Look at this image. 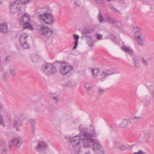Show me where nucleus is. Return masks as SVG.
<instances>
[{
  "label": "nucleus",
  "mask_w": 154,
  "mask_h": 154,
  "mask_svg": "<svg viewBox=\"0 0 154 154\" xmlns=\"http://www.w3.org/2000/svg\"><path fill=\"white\" fill-rule=\"evenodd\" d=\"M98 4H101L102 2V0H94Z\"/></svg>",
  "instance_id": "nucleus-48"
},
{
  "label": "nucleus",
  "mask_w": 154,
  "mask_h": 154,
  "mask_svg": "<svg viewBox=\"0 0 154 154\" xmlns=\"http://www.w3.org/2000/svg\"><path fill=\"white\" fill-rule=\"evenodd\" d=\"M7 72L6 71H5L4 72L3 75L2 76V79L4 81L7 80Z\"/></svg>",
  "instance_id": "nucleus-35"
},
{
  "label": "nucleus",
  "mask_w": 154,
  "mask_h": 154,
  "mask_svg": "<svg viewBox=\"0 0 154 154\" xmlns=\"http://www.w3.org/2000/svg\"><path fill=\"white\" fill-rule=\"evenodd\" d=\"M108 1V0H107Z\"/></svg>",
  "instance_id": "nucleus-58"
},
{
  "label": "nucleus",
  "mask_w": 154,
  "mask_h": 154,
  "mask_svg": "<svg viewBox=\"0 0 154 154\" xmlns=\"http://www.w3.org/2000/svg\"><path fill=\"white\" fill-rule=\"evenodd\" d=\"M88 129L86 128L80 129V133L79 135L69 138V141L74 147L77 146L80 144L81 139L84 147H90L92 144L94 139L91 137H95L97 134L94 129H93L91 132L88 133Z\"/></svg>",
  "instance_id": "nucleus-1"
},
{
  "label": "nucleus",
  "mask_w": 154,
  "mask_h": 154,
  "mask_svg": "<svg viewBox=\"0 0 154 154\" xmlns=\"http://www.w3.org/2000/svg\"><path fill=\"white\" fill-rule=\"evenodd\" d=\"M29 122L31 126H34L35 124V120L33 119H30L29 121Z\"/></svg>",
  "instance_id": "nucleus-37"
},
{
  "label": "nucleus",
  "mask_w": 154,
  "mask_h": 154,
  "mask_svg": "<svg viewBox=\"0 0 154 154\" xmlns=\"http://www.w3.org/2000/svg\"><path fill=\"white\" fill-rule=\"evenodd\" d=\"M144 116V113L140 112L136 113L134 117L136 120H141L143 119Z\"/></svg>",
  "instance_id": "nucleus-18"
},
{
  "label": "nucleus",
  "mask_w": 154,
  "mask_h": 154,
  "mask_svg": "<svg viewBox=\"0 0 154 154\" xmlns=\"http://www.w3.org/2000/svg\"><path fill=\"white\" fill-rule=\"evenodd\" d=\"M32 128V131L33 132H35V128L34 126H31Z\"/></svg>",
  "instance_id": "nucleus-50"
},
{
  "label": "nucleus",
  "mask_w": 154,
  "mask_h": 154,
  "mask_svg": "<svg viewBox=\"0 0 154 154\" xmlns=\"http://www.w3.org/2000/svg\"><path fill=\"white\" fill-rule=\"evenodd\" d=\"M23 142L20 137H17L12 139L9 142V148L11 150L19 149L22 145Z\"/></svg>",
  "instance_id": "nucleus-6"
},
{
  "label": "nucleus",
  "mask_w": 154,
  "mask_h": 154,
  "mask_svg": "<svg viewBox=\"0 0 154 154\" xmlns=\"http://www.w3.org/2000/svg\"><path fill=\"white\" fill-rule=\"evenodd\" d=\"M64 64H66V63L64 61L56 60L54 62L55 65H59L60 66V72L61 74L63 75H66L69 73L73 69V67L72 66L63 65Z\"/></svg>",
  "instance_id": "nucleus-2"
},
{
  "label": "nucleus",
  "mask_w": 154,
  "mask_h": 154,
  "mask_svg": "<svg viewBox=\"0 0 154 154\" xmlns=\"http://www.w3.org/2000/svg\"><path fill=\"white\" fill-rule=\"evenodd\" d=\"M11 59L10 58H5V62L6 63H9L10 62Z\"/></svg>",
  "instance_id": "nucleus-45"
},
{
  "label": "nucleus",
  "mask_w": 154,
  "mask_h": 154,
  "mask_svg": "<svg viewBox=\"0 0 154 154\" xmlns=\"http://www.w3.org/2000/svg\"><path fill=\"white\" fill-rule=\"evenodd\" d=\"M135 119L134 118V117L131 118L129 119V122L131 123H134L135 122Z\"/></svg>",
  "instance_id": "nucleus-39"
},
{
  "label": "nucleus",
  "mask_w": 154,
  "mask_h": 154,
  "mask_svg": "<svg viewBox=\"0 0 154 154\" xmlns=\"http://www.w3.org/2000/svg\"><path fill=\"white\" fill-rule=\"evenodd\" d=\"M78 45V42H74V47L73 48V49L74 50L75 48H76L77 47Z\"/></svg>",
  "instance_id": "nucleus-47"
},
{
  "label": "nucleus",
  "mask_w": 154,
  "mask_h": 154,
  "mask_svg": "<svg viewBox=\"0 0 154 154\" xmlns=\"http://www.w3.org/2000/svg\"><path fill=\"white\" fill-rule=\"evenodd\" d=\"M151 95L152 97L154 98V89L153 90L152 92L151 93Z\"/></svg>",
  "instance_id": "nucleus-52"
},
{
  "label": "nucleus",
  "mask_w": 154,
  "mask_h": 154,
  "mask_svg": "<svg viewBox=\"0 0 154 154\" xmlns=\"http://www.w3.org/2000/svg\"><path fill=\"white\" fill-rule=\"evenodd\" d=\"M8 56H7L6 58H8Z\"/></svg>",
  "instance_id": "nucleus-56"
},
{
  "label": "nucleus",
  "mask_w": 154,
  "mask_h": 154,
  "mask_svg": "<svg viewBox=\"0 0 154 154\" xmlns=\"http://www.w3.org/2000/svg\"><path fill=\"white\" fill-rule=\"evenodd\" d=\"M121 49L125 52L128 53L129 54L132 55L133 53V51L132 49L128 47H127L125 45H123L121 48Z\"/></svg>",
  "instance_id": "nucleus-19"
},
{
  "label": "nucleus",
  "mask_w": 154,
  "mask_h": 154,
  "mask_svg": "<svg viewBox=\"0 0 154 154\" xmlns=\"http://www.w3.org/2000/svg\"><path fill=\"white\" fill-rule=\"evenodd\" d=\"M106 19L109 22L111 23L112 24H115L119 27L121 25V23L120 22L115 20L109 16L106 17Z\"/></svg>",
  "instance_id": "nucleus-16"
},
{
  "label": "nucleus",
  "mask_w": 154,
  "mask_h": 154,
  "mask_svg": "<svg viewBox=\"0 0 154 154\" xmlns=\"http://www.w3.org/2000/svg\"><path fill=\"white\" fill-rule=\"evenodd\" d=\"M0 31L5 34L8 32L7 25L5 23H3L0 25Z\"/></svg>",
  "instance_id": "nucleus-17"
},
{
  "label": "nucleus",
  "mask_w": 154,
  "mask_h": 154,
  "mask_svg": "<svg viewBox=\"0 0 154 154\" xmlns=\"http://www.w3.org/2000/svg\"><path fill=\"white\" fill-rule=\"evenodd\" d=\"M128 122L126 119H124L119 125L120 128H125L128 125Z\"/></svg>",
  "instance_id": "nucleus-21"
},
{
  "label": "nucleus",
  "mask_w": 154,
  "mask_h": 154,
  "mask_svg": "<svg viewBox=\"0 0 154 154\" xmlns=\"http://www.w3.org/2000/svg\"><path fill=\"white\" fill-rule=\"evenodd\" d=\"M7 93L8 95L10 96L13 95V91L11 88H9L7 90Z\"/></svg>",
  "instance_id": "nucleus-34"
},
{
  "label": "nucleus",
  "mask_w": 154,
  "mask_h": 154,
  "mask_svg": "<svg viewBox=\"0 0 154 154\" xmlns=\"http://www.w3.org/2000/svg\"><path fill=\"white\" fill-rule=\"evenodd\" d=\"M109 6L110 9L114 12L116 13L119 11L112 5L109 4Z\"/></svg>",
  "instance_id": "nucleus-30"
},
{
  "label": "nucleus",
  "mask_w": 154,
  "mask_h": 154,
  "mask_svg": "<svg viewBox=\"0 0 154 154\" xmlns=\"http://www.w3.org/2000/svg\"><path fill=\"white\" fill-rule=\"evenodd\" d=\"M94 29L93 28H88L86 29H83L82 31L83 34H89L91 33L94 31Z\"/></svg>",
  "instance_id": "nucleus-24"
},
{
  "label": "nucleus",
  "mask_w": 154,
  "mask_h": 154,
  "mask_svg": "<svg viewBox=\"0 0 154 154\" xmlns=\"http://www.w3.org/2000/svg\"><path fill=\"white\" fill-rule=\"evenodd\" d=\"M85 86L87 90L89 91L92 87V85L90 82H87L85 83Z\"/></svg>",
  "instance_id": "nucleus-29"
},
{
  "label": "nucleus",
  "mask_w": 154,
  "mask_h": 154,
  "mask_svg": "<svg viewBox=\"0 0 154 154\" xmlns=\"http://www.w3.org/2000/svg\"><path fill=\"white\" fill-rule=\"evenodd\" d=\"M31 61L33 63H37L38 62V58H31Z\"/></svg>",
  "instance_id": "nucleus-40"
},
{
  "label": "nucleus",
  "mask_w": 154,
  "mask_h": 154,
  "mask_svg": "<svg viewBox=\"0 0 154 154\" xmlns=\"http://www.w3.org/2000/svg\"><path fill=\"white\" fill-rule=\"evenodd\" d=\"M31 0H16L15 2L20 4H25L30 2Z\"/></svg>",
  "instance_id": "nucleus-23"
},
{
  "label": "nucleus",
  "mask_w": 154,
  "mask_h": 154,
  "mask_svg": "<svg viewBox=\"0 0 154 154\" xmlns=\"http://www.w3.org/2000/svg\"><path fill=\"white\" fill-rule=\"evenodd\" d=\"M16 128V130L17 131H20L19 129L18 128V127Z\"/></svg>",
  "instance_id": "nucleus-53"
},
{
  "label": "nucleus",
  "mask_w": 154,
  "mask_h": 154,
  "mask_svg": "<svg viewBox=\"0 0 154 154\" xmlns=\"http://www.w3.org/2000/svg\"><path fill=\"white\" fill-rule=\"evenodd\" d=\"M91 71L92 72V75L93 77H97V75L99 72L100 69L99 68L95 69L94 68L92 69Z\"/></svg>",
  "instance_id": "nucleus-22"
},
{
  "label": "nucleus",
  "mask_w": 154,
  "mask_h": 154,
  "mask_svg": "<svg viewBox=\"0 0 154 154\" xmlns=\"http://www.w3.org/2000/svg\"><path fill=\"white\" fill-rule=\"evenodd\" d=\"M55 65L54 64L45 63L43 64L42 67V72L46 75H51L55 74L57 72Z\"/></svg>",
  "instance_id": "nucleus-3"
},
{
  "label": "nucleus",
  "mask_w": 154,
  "mask_h": 154,
  "mask_svg": "<svg viewBox=\"0 0 154 154\" xmlns=\"http://www.w3.org/2000/svg\"><path fill=\"white\" fill-rule=\"evenodd\" d=\"M119 70L115 72L112 69H107L102 71L100 74L97 76V79L102 82L105 80V78L107 76L115 74H119Z\"/></svg>",
  "instance_id": "nucleus-7"
},
{
  "label": "nucleus",
  "mask_w": 154,
  "mask_h": 154,
  "mask_svg": "<svg viewBox=\"0 0 154 154\" xmlns=\"http://www.w3.org/2000/svg\"><path fill=\"white\" fill-rule=\"evenodd\" d=\"M97 38L98 39H101L102 38L103 36L102 35L98 34H97Z\"/></svg>",
  "instance_id": "nucleus-43"
},
{
  "label": "nucleus",
  "mask_w": 154,
  "mask_h": 154,
  "mask_svg": "<svg viewBox=\"0 0 154 154\" xmlns=\"http://www.w3.org/2000/svg\"><path fill=\"white\" fill-rule=\"evenodd\" d=\"M135 28L137 29L134 35L135 38L136 40L137 43L142 46L144 45V40L145 39V38L144 37L142 39V33L141 31V29H140L138 26H134L133 29Z\"/></svg>",
  "instance_id": "nucleus-8"
},
{
  "label": "nucleus",
  "mask_w": 154,
  "mask_h": 154,
  "mask_svg": "<svg viewBox=\"0 0 154 154\" xmlns=\"http://www.w3.org/2000/svg\"><path fill=\"white\" fill-rule=\"evenodd\" d=\"M31 57H33L38 58L39 57V56L36 54H33L32 55Z\"/></svg>",
  "instance_id": "nucleus-49"
},
{
  "label": "nucleus",
  "mask_w": 154,
  "mask_h": 154,
  "mask_svg": "<svg viewBox=\"0 0 154 154\" xmlns=\"http://www.w3.org/2000/svg\"><path fill=\"white\" fill-rule=\"evenodd\" d=\"M49 150L48 145L43 141H38L36 150L44 153H46Z\"/></svg>",
  "instance_id": "nucleus-9"
},
{
  "label": "nucleus",
  "mask_w": 154,
  "mask_h": 154,
  "mask_svg": "<svg viewBox=\"0 0 154 154\" xmlns=\"http://www.w3.org/2000/svg\"><path fill=\"white\" fill-rule=\"evenodd\" d=\"M133 67L135 68H138L140 67V60L139 58H133Z\"/></svg>",
  "instance_id": "nucleus-20"
},
{
  "label": "nucleus",
  "mask_w": 154,
  "mask_h": 154,
  "mask_svg": "<svg viewBox=\"0 0 154 154\" xmlns=\"http://www.w3.org/2000/svg\"><path fill=\"white\" fill-rule=\"evenodd\" d=\"M114 38H116V36L115 35H114Z\"/></svg>",
  "instance_id": "nucleus-55"
},
{
  "label": "nucleus",
  "mask_w": 154,
  "mask_h": 154,
  "mask_svg": "<svg viewBox=\"0 0 154 154\" xmlns=\"http://www.w3.org/2000/svg\"><path fill=\"white\" fill-rule=\"evenodd\" d=\"M0 125L3 127L5 126L4 121L3 119L2 116L1 114H0Z\"/></svg>",
  "instance_id": "nucleus-33"
},
{
  "label": "nucleus",
  "mask_w": 154,
  "mask_h": 154,
  "mask_svg": "<svg viewBox=\"0 0 154 154\" xmlns=\"http://www.w3.org/2000/svg\"><path fill=\"white\" fill-rule=\"evenodd\" d=\"M110 127L112 128H112H113V126H112V125H111V126H110Z\"/></svg>",
  "instance_id": "nucleus-54"
},
{
  "label": "nucleus",
  "mask_w": 154,
  "mask_h": 154,
  "mask_svg": "<svg viewBox=\"0 0 154 154\" xmlns=\"http://www.w3.org/2000/svg\"><path fill=\"white\" fill-rule=\"evenodd\" d=\"M20 4L15 2V1L10 3V11L11 13L13 14L19 11L20 9L19 7Z\"/></svg>",
  "instance_id": "nucleus-12"
},
{
  "label": "nucleus",
  "mask_w": 154,
  "mask_h": 154,
  "mask_svg": "<svg viewBox=\"0 0 154 154\" xmlns=\"http://www.w3.org/2000/svg\"><path fill=\"white\" fill-rule=\"evenodd\" d=\"M99 91L100 94H103L104 93L105 91L103 89L101 88L99 89Z\"/></svg>",
  "instance_id": "nucleus-44"
},
{
  "label": "nucleus",
  "mask_w": 154,
  "mask_h": 154,
  "mask_svg": "<svg viewBox=\"0 0 154 154\" xmlns=\"http://www.w3.org/2000/svg\"><path fill=\"white\" fill-rule=\"evenodd\" d=\"M91 126L92 127V126L91 125Z\"/></svg>",
  "instance_id": "nucleus-57"
},
{
  "label": "nucleus",
  "mask_w": 154,
  "mask_h": 154,
  "mask_svg": "<svg viewBox=\"0 0 154 154\" xmlns=\"http://www.w3.org/2000/svg\"><path fill=\"white\" fill-rule=\"evenodd\" d=\"M73 37L74 39L75 40V42H78V40L79 38V36L77 34H74Z\"/></svg>",
  "instance_id": "nucleus-36"
},
{
  "label": "nucleus",
  "mask_w": 154,
  "mask_h": 154,
  "mask_svg": "<svg viewBox=\"0 0 154 154\" xmlns=\"http://www.w3.org/2000/svg\"><path fill=\"white\" fill-rule=\"evenodd\" d=\"M28 35L26 33L22 34L20 38V44L22 47L25 49L29 48V46L26 41Z\"/></svg>",
  "instance_id": "nucleus-11"
},
{
  "label": "nucleus",
  "mask_w": 154,
  "mask_h": 154,
  "mask_svg": "<svg viewBox=\"0 0 154 154\" xmlns=\"http://www.w3.org/2000/svg\"><path fill=\"white\" fill-rule=\"evenodd\" d=\"M114 146L116 148H118L120 146V143L119 141L118 140H115L114 141Z\"/></svg>",
  "instance_id": "nucleus-32"
},
{
  "label": "nucleus",
  "mask_w": 154,
  "mask_h": 154,
  "mask_svg": "<svg viewBox=\"0 0 154 154\" xmlns=\"http://www.w3.org/2000/svg\"><path fill=\"white\" fill-rule=\"evenodd\" d=\"M122 151H124L126 150V147L123 145H121L118 148Z\"/></svg>",
  "instance_id": "nucleus-38"
},
{
  "label": "nucleus",
  "mask_w": 154,
  "mask_h": 154,
  "mask_svg": "<svg viewBox=\"0 0 154 154\" xmlns=\"http://www.w3.org/2000/svg\"><path fill=\"white\" fill-rule=\"evenodd\" d=\"M134 154H146V153L145 152H143L141 150H140L137 152H135L134 153Z\"/></svg>",
  "instance_id": "nucleus-41"
},
{
  "label": "nucleus",
  "mask_w": 154,
  "mask_h": 154,
  "mask_svg": "<svg viewBox=\"0 0 154 154\" xmlns=\"http://www.w3.org/2000/svg\"><path fill=\"white\" fill-rule=\"evenodd\" d=\"M3 104L0 102V111L2 110L3 107Z\"/></svg>",
  "instance_id": "nucleus-51"
},
{
  "label": "nucleus",
  "mask_w": 154,
  "mask_h": 154,
  "mask_svg": "<svg viewBox=\"0 0 154 154\" xmlns=\"http://www.w3.org/2000/svg\"><path fill=\"white\" fill-rule=\"evenodd\" d=\"M51 98L54 100L56 103L58 101V96L57 95L55 94H51Z\"/></svg>",
  "instance_id": "nucleus-31"
},
{
  "label": "nucleus",
  "mask_w": 154,
  "mask_h": 154,
  "mask_svg": "<svg viewBox=\"0 0 154 154\" xmlns=\"http://www.w3.org/2000/svg\"><path fill=\"white\" fill-rule=\"evenodd\" d=\"M144 136L146 138L148 139L150 137V136L149 133H146L144 134Z\"/></svg>",
  "instance_id": "nucleus-46"
},
{
  "label": "nucleus",
  "mask_w": 154,
  "mask_h": 154,
  "mask_svg": "<svg viewBox=\"0 0 154 154\" xmlns=\"http://www.w3.org/2000/svg\"><path fill=\"white\" fill-rule=\"evenodd\" d=\"M9 72L13 76H15L16 75V69L14 68H10Z\"/></svg>",
  "instance_id": "nucleus-28"
},
{
  "label": "nucleus",
  "mask_w": 154,
  "mask_h": 154,
  "mask_svg": "<svg viewBox=\"0 0 154 154\" xmlns=\"http://www.w3.org/2000/svg\"><path fill=\"white\" fill-rule=\"evenodd\" d=\"M38 17L46 24L51 25L54 23V18L53 15L51 13L45 11L43 14H39Z\"/></svg>",
  "instance_id": "nucleus-4"
},
{
  "label": "nucleus",
  "mask_w": 154,
  "mask_h": 154,
  "mask_svg": "<svg viewBox=\"0 0 154 154\" xmlns=\"http://www.w3.org/2000/svg\"><path fill=\"white\" fill-rule=\"evenodd\" d=\"M27 28H29L30 30H33L34 28L33 26L30 24V23H28L27 24H26L23 26V29H25Z\"/></svg>",
  "instance_id": "nucleus-27"
},
{
  "label": "nucleus",
  "mask_w": 154,
  "mask_h": 154,
  "mask_svg": "<svg viewBox=\"0 0 154 154\" xmlns=\"http://www.w3.org/2000/svg\"><path fill=\"white\" fill-rule=\"evenodd\" d=\"M38 32L39 34L45 39L49 38L53 33L52 30L46 26H41Z\"/></svg>",
  "instance_id": "nucleus-5"
},
{
  "label": "nucleus",
  "mask_w": 154,
  "mask_h": 154,
  "mask_svg": "<svg viewBox=\"0 0 154 154\" xmlns=\"http://www.w3.org/2000/svg\"><path fill=\"white\" fill-rule=\"evenodd\" d=\"M75 5L77 6H79L81 5L80 0H75Z\"/></svg>",
  "instance_id": "nucleus-42"
},
{
  "label": "nucleus",
  "mask_w": 154,
  "mask_h": 154,
  "mask_svg": "<svg viewBox=\"0 0 154 154\" xmlns=\"http://www.w3.org/2000/svg\"><path fill=\"white\" fill-rule=\"evenodd\" d=\"M140 60L142 63L143 64L145 65H147L149 64V61H150L151 60L150 58H140Z\"/></svg>",
  "instance_id": "nucleus-25"
},
{
  "label": "nucleus",
  "mask_w": 154,
  "mask_h": 154,
  "mask_svg": "<svg viewBox=\"0 0 154 154\" xmlns=\"http://www.w3.org/2000/svg\"><path fill=\"white\" fill-rule=\"evenodd\" d=\"M91 145L93 146V150L96 154H104V151L100 143L96 141L95 139H94V142Z\"/></svg>",
  "instance_id": "nucleus-10"
},
{
  "label": "nucleus",
  "mask_w": 154,
  "mask_h": 154,
  "mask_svg": "<svg viewBox=\"0 0 154 154\" xmlns=\"http://www.w3.org/2000/svg\"><path fill=\"white\" fill-rule=\"evenodd\" d=\"M1 154H7L8 152V145L5 140H1L0 141Z\"/></svg>",
  "instance_id": "nucleus-14"
},
{
  "label": "nucleus",
  "mask_w": 154,
  "mask_h": 154,
  "mask_svg": "<svg viewBox=\"0 0 154 154\" xmlns=\"http://www.w3.org/2000/svg\"><path fill=\"white\" fill-rule=\"evenodd\" d=\"M23 120L21 116L15 117L14 119V127L17 128L21 126L23 124Z\"/></svg>",
  "instance_id": "nucleus-15"
},
{
  "label": "nucleus",
  "mask_w": 154,
  "mask_h": 154,
  "mask_svg": "<svg viewBox=\"0 0 154 154\" xmlns=\"http://www.w3.org/2000/svg\"><path fill=\"white\" fill-rule=\"evenodd\" d=\"M97 19L99 21L100 23H102L104 20V19L103 18L101 13L100 11H99L98 13V14L97 16Z\"/></svg>",
  "instance_id": "nucleus-26"
},
{
  "label": "nucleus",
  "mask_w": 154,
  "mask_h": 154,
  "mask_svg": "<svg viewBox=\"0 0 154 154\" xmlns=\"http://www.w3.org/2000/svg\"><path fill=\"white\" fill-rule=\"evenodd\" d=\"M30 17L29 15L26 13L21 17L20 21V24L24 26L28 23H30Z\"/></svg>",
  "instance_id": "nucleus-13"
}]
</instances>
